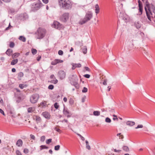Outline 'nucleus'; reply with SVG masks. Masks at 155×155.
Instances as JSON below:
<instances>
[{
	"mask_svg": "<svg viewBox=\"0 0 155 155\" xmlns=\"http://www.w3.org/2000/svg\"><path fill=\"white\" fill-rule=\"evenodd\" d=\"M16 153L17 155H22L21 153L18 150L16 151Z\"/></svg>",
	"mask_w": 155,
	"mask_h": 155,
	"instance_id": "nucleus-51",
	"label": "nucleus"
},
{
	"mask_svg": "<svg viewBox=\"0 0 155 155\" xmlns=\"http://www.w3.org/2000/svg\"><path fill=\"white\" fill-rule=\"evenodd\" d=\"M0 113L2 114L4 116H5V115L3 110L1 108H0Z\"/></svg>",
	"mask_w": 155,
	"mask_h": 155,
	"instance_id": "nucleus-54",
	"label": "nucleus"
},
{
	"mask_svg": "<svg viewBox=\"0 0 155 155\" xmlns=\"http://www.w3.org/2000/svg\"><path fill=\"white\" fill-rule=\"evenodd\" d=\"M63 113L64 115L67 116L68 118L70 117L71 116V115H69L70 112L67 108L65 109L64 108Z\"/></svg>",
	"mask_w": 155,
	"mask_h": 155,
	"instance_id": "nucleus-12",
	"label": "nucleus"
},
{
	"mask_svg": "<svg viewBox=\"0 0 155 155\" xmlns=\"http://www.w3.org/2000/svg\"><path fill=\"white\" fill-rule=\"evenodd\" d=\"M105 121L107 123H110L111 122V120L109 117H107L105 119Z\"/></svg>",
	"mask_w": 155,
	"mask_h": 155,
	"instance_id": "nucleus-35",
	"label": "nucleus"
},
{
	"mask_svg": "<svg viewBox=\"0 0 155 155\" xmlns=\"http://www.w3.org/2000/svg\"><path fill=\"white\" fill-rule=\"evenodd\" d=\"M36 121L37 123H38L40 122L41 120V117L38 116H36Z\"/></svg>",
	"mask_w": 155,
	"mask_h": 155,
	"instance_id": "nucleus-28",
	"label": "nucleus"
},
{
	"mask_svg": "<svg viewBox=\"0 0 155 155\" xmlns=\"http://www.w3.org/2000/svg\"><path fill=\"white\" fill-rule=\"evenodd\" d=\"M69 80L70 81L71 84H72V82H74L77 81L75 80L74 79L72 78L71 77H69Z\"/></svg>",
	"mask_w": 155,
	"mask_h": 155,
	"instance_id": "nucleus-39",
	"label": "nucleus"
},
{
	"mask_svg": "<svg viewBox=\"0 0 155 155\" xmlns=\"http://www.w3.org/2000/svg\"><path fill=\"white\" fill-rule=\"evenodd\" d=\"M54 129L55 130H56L58 132H61V130L60 129L57 128L56 127H55L54 128Z\"/></svg>",
	"mask_w": 155,
	"mask_h": 155,
	"instance_id": "nucleus-48",
	"label": "nucleus"
},
{
	"mask_svg": "<svg viewBox=\"0 0 155 155\" xmlns=\"http://www.w3.org/2000/svg\"><path fill=\"white\" fill-rule=\"evenodd\" d=\"M77 134L80 137L81 139L82 140L84 141V140L85 139H84V137H83V136H82L81 134H78V133H77Z\"/></svg>",
	"mask_w": 155,
	"mask_h": 155,
	"instance_id": "nucleus-37",
	"label": "nucleus"
},
{
	"mask_svg": "<svg viewBox=\"0 0 155 155\" xmlns=\"http://www.w3.org/2000/svg\"><path fill=\"white\" fill-rule=\"evenodd\" d=\"M71 65L72 66V70L75 69L76 68H80L81 66V64L80 63L74 64L72 63L71 64Z\"/></svg>",
	"mask_w": 155,
	"mask_h": 155,
	"instance_id": "nucleus-13",
	"label": "nucleus"
},
{
	"mask_svg": "<svg viewBox=\"0 0 155 155\" xmlns=\"http://www.w3.org/2000/svg\"><path fill=\"white\" fill-rule=\"evenodd\" d=\"M42 115L46 118H49L50 115L49 113L47 112H45L42 113Z\"/></svg>",
	"mask_w": 155,
	"mask_h": 155,
	"instance_id": "nucleus-16",
	"label": "nucleus"
},
{
	"mask_svg": "<svg viewBox=\"0 0 155 155\" xmlns=\"http://www.w3.org/2000/svg\"><path fill=\"white\" fill-rule=\"evenodd\" d=\"M60 148V146L59 145H57L54 147V150H59Z\"/></svg>",
	"mask_w": 155,
	"mask_h": 155,
	"instance_id": "nucleus-36",
	"label": "nucleus"
},
{
	"mask_svg": "<svg viewBox=\"0 0 155 155\" xmlns=\"http://www.w3.org/2000/svg\"><path fill=\"white\" fill-rule=\"evenodd\" d=\"M24 74L22 72H20L18 74V79L20 80L21 79V78L23 76Z\"/></svg>",
	"mask_w": 155,
	"mask_h": 155,
	"instance_id": "nucleus-23",
	"label": "nucleus"
},
{
	"mask_svg": "<svg viewBox=\"0 0 155 155\" xmlns=\"http://www.w3.org/2000/svg\"><path fill=\"white\" fill-rule=\"evenodd\" d=\"M13 53L12 50L10 49H8L6 52V54L9 56L11 55Z\"/></svg>",
	"mask_w": 155,
	"mask_h": 155,
	"instance_id": "nucleus-19",
	"label": "nucleus"
},
{
	"mask_svg": "<svg viewBox=\"0 0 155 155\" xmlns=\"http://www.w3.org/2000/svg\"><path fill=\"white\" fill-rule=\"evenodd\" d=\"M40 104L42 107H44L45 106L46 104L45 102H42Z\"/></svg>",
	"mask_w": 155,
	"mask_h": 155,
	"instance_id": "nucleus-46",
	"label": "nucleus"
},
{
	"mask_svg": "<svg viewBox=\"0 0 155 155\" xmlns=\"http://www.w3.org/2000/svg\"><path fill=\"white\" fill-rule=\"evenodd\" d=\"M95 12L97 15L98 13L99 12L100 8H99V7L98 5V4H96L95 5Z\"/></svg>",
	"mask_w": 155,
	"mask_h": 155,
	"instance_id": "nucleus-21",
	"label": "nucleus"
},
{
	"mask_svg": "<svg viewBox=\"0 0 155 155\" xmlns=\"http://www.w3.org/2000/svg\"><path fill=\"white\" fill-rule=\"evenodd\" d=\"M48 147L46 146L45 145H42L40 146V150H42L44 149H48Z\"/></svg>",
	"mask_w": 155,
	"mask_h": 155,
	"instance_id": "nucleus-32",
	"label": "nucleus"
},
{
	"mask_svg": "<svg viewBox=\"0 0 155 155\" xmlns=\"http://www.w3.org/2000/svg\"><path fill=\"white\" fill-rule=\"evenodd\" d=\"M46 33L45 29L39 28L37 30L36 33V38L37 39H41L43 38L45 36Z\"/></svg>",
	"mask_w": 155,
	"mask_h": 155,
	"instance_id": "nucleus-4",
	"label": "nucleus"
},
{
	"mask_svg": "<svg viewBox=\"0 0 155 155\" xmlns=\"http://www.w3.org/2000/svg\"><path fill=\"white\" fill-rule=\"evenodd\" d=\"M12 27V26L9 23L8 26L6 28L5 30H9V29H10V28Z\"/></svg>",
	"mask_w": 155,
	"mask_h": 155,
	"instance_id": "nucleus-56",
	"label": "nucleus"
},
{
	"mask_svg": "<svg viewBox=\"0 0 155 155\" xmlns=\"http://www.w3.org/2000/svg\"><path fill=\"white\" fill-rule=\"evenodd\" d=\"M50 78L51 79H54V78L55 79V77L54 75H53V74H52V75H51L50 77Z\"/></svg>",
	"mask_w": 155,
	"mask_h": 155,
	"instance_id": "nucleus-63",
	"label": "nucleus"
},
{
	"mask_svg": "<svg viewBox=\"0 0 155 155\" xmlns=\"http://www.w3.org/2000/svg\"><path fill=\"white\" fill-rule=\"evenodd\" d=\"M123 150L126 152H128L129 151V149L128 147L127 146H124L123 147Z\"/></svg>",
	"mask_w": 155,
	"mask_h": 155,
	"instance_id": "nucleus-30",
	"label": "nucleus"
},
{
	"mask_svg": "<svg viewBox=\"0 0 155 155\" xmlns=\"http://www.w3.org/2000/svg\"><path fill=\"white\" fill-rule=\"evenodd\" d=\"M20 55V54L18 53H14L12 56V58H15L18 57Z\"/></svg>",
	"mask_w": 155,
	"mask_h": 155,
	"instance_id": "nucleus-26",
	"label": "nucleus"
},
{
	"mask_svg": "<svg viewBox=\"0 0 155 155\" xmlns=\"http://www.w3.org/2000/svg\"><path fill=\"white\" fill-rule=\"evenodd\" d=\"M71 84L75 86L77 89H78L79 87V85L77 81L74 82H72V84Z\"/></svg>",
	"mask_w": 155,
	"mask_h": 155,
	"instance_id": "nucleus-18",
	"label": "nucleus"
},
{
	"mask_svg": "<svg viewBox=\"0 0 155 155\" xmlns=\"http://www.w3.org/2000/svg\"><path fill=\"white\" fill-rule=\"evenodd\" d=\"M135 124V123L134 121H128L126 122V124L129 126H132Z\"/></svg>",
	"mask_w": 155,
	"mask_h": 155,
	"instance_id": "nucleus-17",
	"label": "nucleus"
},
{
	"mask_svg": "<svg viewBox=\"0 0 155 155\" xmlns=\"http://www.w3.org/2000/svg\"><path fill=\"white\" fill-rule=\"evenodd\" d=\"M45 137L44 136H42L40 138V140L41 141L43 142L45 141Z\"/></svg>",
	"mask_w": 155,
	"mask_h": 155,
	"instance_id": "nucleus-41",
	"label": "nucleus"
},
{
	"mask_svg": "<svg viewBox=\"0 0 155 155\" xmlns=\"http://www.w3.org/2000/svg\"><path fill=\"white\" fill-rule=\"evenodd\" d=\"M42 1L45 4H47L48 2V0H42Z\"/></svg>",
	"mask_w": 155,
	"mask_h": 155,
	"instance_id": "nucleus-61",
	"label": "nucleus"
},
{
	"mask_svg": "<svg viewBox=\"0 0 155 155\" xmlns=\"http://www.w3.org/2000/svg\"><path fill=\"white\" fill-rule=\"evenodd\" d=\"M84 68L86 70V71H90V68L87 67H84Z\"/></svg>",
	"mask_w": 155,
	"mask_h": 155,
	"instance_id": "nucleus-57",
	"label": "nucleus"
},
{
	"mask_svg": "<svg viewBox=\"0 0 155 155\" xmlns=\"http://www.w3.org/2000/svg\"><path fill=\"white\" fill-rule=\"evenodd\" d=\"M21 89H23L24 87V85L23 84H20L19 86Z\"/></svg>",
	"mask_w": 155,
	"mask_h": 155,
	"instance_id": "nucleus-55",
	"label": "nucleus"
},
{
	"mask_svg": "<svg viewBox=\"0 0 155 155\" xmlns=\"http://www.w3.org/2000/svg\"><path fill=\"white\" fill-rule=\"evenodd\" d=\"M50 82L51 83L56 84L58 82V80L57 79L55 80H52L50 81Z\"/></svg>",
	"mask_w": 155,
	"mask_h": 155,
	"instance_id": "nucleus-34",
	"label": "nucleus"
},
{
	"mask_svg": "<svg viewBox=\"0 0 155 155\" xmlns=\"http://www.w3.org/2000/svg\"><path fill=\"white\" fill-rule=\"evenodd\" d=\"M35 108L34 107H29L28 109V113H32L35 110Z\"/></svg>",
	"mask_w": 155,
	"mask_h": 155,
	"instance_id": "nucleus-22",
	"label": "nucleus"
},
{
	"mask_svg": "<svg viewBox=\"0 0 155 155\" xmlns=\"http://www.w3.org/2000/svg\"><path fill=\"white\" fill-rule=\"evenodd\" d=\"M28 150L27 149L25 148L24 149L23 152L24 153L27 154L28 153Z\"/></svg>",
	"mask_w": 155,
	"mask_h": 155,
	"instance_id": "nucleus-45",
	"label": "nucleus"
},
{
	"mask_svg": "<svg viewBox=\"0 0 155 155\" xmlns=\"http://www.w3.org/2000/svg\"><path fill=\"white\" fill-rule=\"evenodd\" d=\"M84 76L87 78H89L90 77V75L88 74H86L84 75Z\"/></svg>",
	"mask_w": 155,
	"mask_h": 155,
	"instance_id": "nucleus-50",
	"label": "nucleus"
},
{
	"mask_svg": "<svg viewBox=\"0 0 155 155\" xmlns=\"http://www.w3.org/2000/svg\"><path fill=\"white\" fill-rule=\"evenodd\" d=\"M42 6V4L41 3H34L32 5V10L35 12L39 9Z\"/></svg>",
	"mask_w": 155,
	"mask_h": 155,
	"instance_id": "nucleus-7",
	"label": "nucleus"
},
{
	"mask_svg": "<svg viewBox=\"0 0 155 155\" xmlns=\"http://www.w3.org/2000/svg\"><path fill=\"white\" fill-rule=\"evenodd\" d=\"M58 54L59 55H62L63 54V52L61 50H60L58 52Z\"/></svg>",
	"mask_w": 155,
	"mask_h": 155,
	"instance_id": "nucleus-47",
	"label": "nucleus"
},
{
	"mask_svg": "<svg viewBox=\"0 0 155 155\" xmlns=\"http://www.w3.org/2000/svg\"><path fill=\"white\" fill-rule=\"evenodd\" d=\"M143 127V125H139L137 127H135L136 129H138L139 128H142Z\"/></svg>",
	"mask_w": 155,
	"mask_h": 155,
	"instance_id": "nucleus-53",
	"label": "nucleus"
},
{
	"mask_svg": "<svg viewBox=\"0 0 155 155\" xmlns=\"http://www.w3.org/2000/svg\"><path fill=\"white\" fill-rule=\"evenodd\" d=\"M114 151L115 152H118V153H119L121 151V150H117L116 149H114Z\"/></svg>",
	"mask_w": 155,
	"mask_h": 155,
	"instance_id": "nucleus-60",
	"label": "nucleus"
},
{
	"mask_svg": "<svg viewBox=\"0 0 155 155\" xmlns=\"http://www.w3.org/2000/svg\"><path fill=\"white\" fill-rule=\"evenodd\" d=\"M146 5L145 9L146 15L148 19L151 21L150 15L152 17L154 16L155 17V7L153 4H150L148 1H146Z\"/></svg>",
	"mask_w": 155,
	"mask_h": 155,
	"instance_id": "nucleus-1",
	"label": "nucleus"
},
{
	"mask_svg": "<svg viewBox=\"0 0 155 155\" xmlns=\"http://www.w3.org/2000/svg\"><path fill=\"white\" fill-rule=\"evenodd\" d=\"M23 144L22 141L21 139L18 140L16 142V145L18 147H21L22 146Z\"/></svg>",
	"mask_w": 155,
	"mask_h": 155,
	"instance_id": "nucleus-14",
	"label": "nucleus"
},
{
	"mask_svg": "<svg viewBox=\"0 0 155 155\" xmlns=\"http://www.w3.org/2000/svg\"><path fill=\"white\" fill-rule=\"evenodd\" d=\"M63 61L62 60L56 59L51 62V64L53 65H55L58 63H62Z\"/></svg>",
	"mask_w": 155,
	"mask_h": 155,
	"instance_id": "nucleus-11",
	"label": "nucleus"
},
{
	"mask_svg": "<svg viewBox=\"0 0 155 155\" xmlns=\"http://www.w3.org/2000/svg\"><path fill=\"white\" fill-rule=\"evenodd\" d=\"M54 25L55 28L59 30L62 29L63 27V26L58 21L54 22Z\"/></svg>",
	"mask_w": 155,
	"mask_h": 155,
	"instance_id": "nucleus-9",
	"label": "nucleus"
},
{
	"mask_svg": "<svg viewBox=\"0 0 155 155\" xmlns=\"http://www.w3.org/2000/svg\"><path fill=\"white\" fill-rule=\"evenodd\" d=\"M54 86L53 85H50L48 87V89H49L52 90L53 89Z\"/></svg>",
	"mask_w": 155,
	"mask_h": 155,
	"instance_id": "nucleus-44",
	"label": "nucleus"
},
{
	"mask_svg": "<svg viewBox=\"0 0 155 155\" xmlns=\"http://www.w3.org/2000/svg\"><path fill=\"white\" fill-rule=\"evenodd\" d=\"M69 13L65 12L63 14L60 18V20L63 22H66L69 19Z\"/></svg>",
	"mask_w": 155,
	"mask_h": 155,
	"instance_id": "nucleus-6",
	"label": "nucleus"
},
{
	"mask_svg": "<svg viewBox=\"0 0 155 155\" xmlns=\"http://www.w3.org/2000/svg\"><path fill=\"white\" fill-rule=\"evenodd\" d=\"M52 140L51 139H49L46 140V142L47 144H49L51 142Z\"/></svg>",
	"mask_w": 155,
	"mask_h": 155,
	"instance_id": "nucleus-42",
	"label": "nucleus"
},
{
	"mask_svg": "<svg viewBox=\"0 0 155 155\" xmlns=\"http://www.w3.org/2000/svg\"><path fill=\"white\" fill-rule=\"evenodd\" d=\"M103 84L104 85H106L107 84V80H104V81L103 82Z\"/></svg>",
	"mask_w": 155,
	"mask_h": 155,
	"instance_id": "nucleus-62",
	"label": "nucleus"
},
{
	"mask_svg": "<svg viewBox=\"0 0 155 155\" xmlns=\"http://www.w3.org/2000/svg\"><path fill=\"white\" fill-rule=\"evenodd\" d=\"M81 51L84 54H86L87 52V48L86 46H84L81 48Z\"/></svg>",
	"mask_w": 155,
	"mask_h": 155,
	"instance_id": "nucleus-20",
	"label": "nucleus"
},
{
	"mask_svg": "<svg viewBox=\"0 0 155 155\" xmlns=\"http://www.w3.org/2000/svg\"><path fill=\"white\" fill-rule=\"evenodd\" d=\"M18 62V60L17 59H14L11 62V64L12 65H14L16 64Z\"/></svg>",
	"mask_w": 155,
	"mask_h": 155,
	"instance_id": "nucleus-24",
	"label": "nucleus"
},
{
	"mask_svg": "<svg viewBox=\"0 0 155 155\" xmlns=\"http://www.w3.org/2000/svg\"><path fill=\"white\" fill-rule=\"evenodd\" d=\"M21 16L23 17L22 19L23 20H25L28 18V15L26 14L22 15Z\"/></svg>",
	"mask_w": 155,
	"mask_h": 155,
	"instance_id": "nucleus-31",
	"label": "nucleus"
},
{
	"mask_svg": "<svg viewBox=\"0 0 155 155\" xmlns=\"http://www.w3.org/2000/svg\"><path fill=\"white\" fill-rule=\"evenodd\" d=\"M41 58V56H39L37 58V60L38 61H39L40 60Z\"/></svg>",
	"mask_w": 155,
	"mask_h": 155,
	"instance_id": "nucleus-64",
	"label": "nucleus"
},
{
	"mask_svg": "<svg viewBox=\"0 0 155 155\" xmlns=\"http://www.w3.org/2000/svg\"><path fill=\"white\" fill-rule=\"evenodd\" d=\"M85 98H86L85 96L83 97L82 98V99H81V101H82V102H84Z\"/></svg>",
	"mask_w": 155,
	"mask_h": 155,
	"instance_id": "nucleus-59",
	"label": "nucleus"
},
{
	"mask_svg": "<svg viewBox=\"0 0 155 155\" xmlns=\"http://www.w3.org/2000/svg\"><path fill=\"white\" fill-rule=\"evenodd\" d=\"M39 98V94H33L30 97V102L32 104L35 103L37 102Z\"/></svg>",
	"mask_w": 155,
	"mask_h": 155,
	"instance_id": "nucleus-5",
	"label": "nucleus"
},
{
	"mask_svg": "<svg viewBox=\"0 0 155 155\" xmlns=\"http://www.w3.org/2000/svg\"><path fill=\"white\" fill-rule=\"evenodd\" d=\"M100 112L98 111H94L93 112V115L95 116H98L100 115Z\"/></svg>",
	"mask_w": 155,
	"mask_h": 155,
	"instance_id": "nucleus-27",
	"label": "nucleus"
},
{
	"mask_svg": "<svg viewBox=\"0 0 155 155\" xmlns=\"http://www.w3.org/2000/svg\"><path fill=\"white\" fill-rule=\"evenodd\" d=\"M119 17L121 18L123 20L125 21L126 22L128 20V18L127 16L125 14L121 12L120 13Z\"/></svg>",
	"mask_w": 155,
	"mask_h": 155,
	"instance_id": "nucleus-10",
	"label": "nucleus"
},
{
	"mask_svg": "<svg viewBox=\"0 0 155 155\" xmlns=\"http://www.w3.org/2000/svg\"><path fill=\"white\" fill-rule=\"evenodd\" d=\"M19 39L24 42H25L26 41L25 38L23 36H20L19 38Z\"/></svg>",
	"mask_w": 155,
	"mask_h": 155,
	"instance_id": "nucleus-29",
	"label": "nucleus"
},
{
	"mask_svg": "<svg viewBox=\"0 0 155 155\" xmlns=\"http://www.w3.org/2000/svg\"><path fill=\"white\" fill-rule=\"evenodd\" d=\"M92 17V14L91 12H87L84 18L81 19L79 21V24L82 25L90 20Z\"/></svg>",
	"mask_w": 155,
	"mask_h": 155,
	"instance_id": "nucleus-3",
	"label": "nucleus"
},
{
	"mask_svg": "<svg viewBox=\"0 0 155 155\" xmlns=\"http://www.w3.org/2000/svg\"><path fill=\"white\" fill-rule=\"evenodd\" d=\"M58 75L60 78L62 80L65 77L66 73L64 71L60 70L58 72Z\"/></svg>",
	"mask_w": 155,
	"mask_h": 155,
	"instance_id": "nucleus-8",
	"label": "nucleus"
},
{
	"mask_svg": "<svg viewBox=\"0 0 155 155\" xmlns=\"http://www.w3.org/2000/svg\"><path fill=\"white\" fill-rule=\"evenodd\" d=\"M59 5L64 9H69L71 8L72 4L70 0H58Z\"/></svg>",
	"mask_w": 155,
	"mask_h": 155,
	"instance_id": "nucleus-2",
	"label": "nucleus"
},
{
	"mask_svg": "<svg viewBox=\"0 0 155 155\" xmlns=\"http://www.w3.org/2000/svg\"><path fill=\"white\" fill-rule=\"evenodd\" d=\"M14 46V43L13 42H11L9 45V47L10 48H13Z\"/></svg>",
	"mask_w": 155,
	"mask_h": 155,
	"instance_id": "nucleus-38",
	"label": "nucleus"
},
{
	"mask_svg": "<svg viewBox=\"0 0 155 155\" xmlns=\"http://www.w3.org/2000/svg\"><path fill=\"white\" fill-rule=\"evenodd\" d=\"M31 138V139L33 140H35V137L34 135L31 134L30 135Z\"/></svg>",
	"mask_w": 155,
	"mask_h": 155,
	"instance_id": "nucleus-52",
	"label": "nucleus"
},
{
	"mask_svg": "<svg viewBox=\"0 0 155 155\" xmlns=\"http://www.w3.org/2000/svg\"><path fill=\"white\" fill-rule=\"evenodd\" d=\"M87 91V89L86 87H84L83 89L82 90L83 93H86Z\"/></svg>",
	"mask_w": 155,
	"mask_h": 155,
	"instance_id": "nucleus-40",
	"label": "nucleus"
},
{
	"mask_svg": "<svg viewBox=\"0 0 155 155\" xmlns=\"http://www.w3.org/2000/svg\"><path fill=\"white\" fill-rule=\"evenodd\" d=\"M86 148L88 149V150H90L91 149L90 146L88 144L86 145Z\"/></svg>",
	"mask_w": 155,
	"mask_h": 155,
	"instance_id": "nucleus-58",
	"label": "nucleus"
},
{
	"mask_svg": "<svg viewBox=\"0 0 155 155\" xmlns=\"http://www.w3.org/2000/svg\"><path fill=\"white\" fill-rule=\"evenodd\" d=\"M138 4L139 6V12H141L140 15H141L142 12V5L141 2L140 1V0H139L138 1Z\"/></svg>",
	"mask_w": 155,
	"mask_h": 155,
	"instance_id": "nucleus-15",
	"label": "nucleus"
},
{
	"mask_svg": "<svg viewBox=\"0 0 155 155\" xmlns=\"http://www.w3.org/2000/svg\"><path fill=\"white\" fill-rule=\"evenodd\" d=\"M54 107L56 109H58L59 107V105L57 103H55L54 104Z\"/></svg>",
	"mask_w": 155,
	"mask_h": 155,
	"instance_id": "nucleus-43",
	"label": "nucleus"
},
{
	"mask_svg": "<svg viewBox=\"0 0 155 155\" xmlns=\"http://www.w3.org/2000/svg\"><path fill=\"white\" fill-rule=\"evenodd\" d=\"M137 37V35H132L130 36V39L132 41H135L136 40Z\"/></svg>",
	"mask_w": 155,
	"mask_h": 155,
	"instance_id": "nucleus-25",
	"label": "nucleus"
},
{
	"mask_svg": "<svg viewBox=\"0 0 155 155\" xmlns=\"http://www.w3.org/2000/svg\"><path fill=\"white\" fill-rule=\"evenodd\" d=\"M69 102L71 104H72L74 103L73 99L72 98H70L69 100Z\"/></svg>",
	"mask_w": 155,
	"mask_h": 155,
	"instance_id": "nucleus-49",
	"label": "nucleus"
},
{
	"mask_svg": "<svg viewBox=\"0 0 155 155\" xmlns=\"http://www.w3.org/2000/svg\"><path fill=\"white\" fill-rule=\"evenodd\" d=\"M31 51L32 54L34 55L36 54L37 53V51L35 49L32 48L31 50Z\"/></svg>",
	"mask_w": 155,
	"mask_h": 155,
	"instance_id": "nucleus-33",
	"label": "nucleus"
}]
</instances>
